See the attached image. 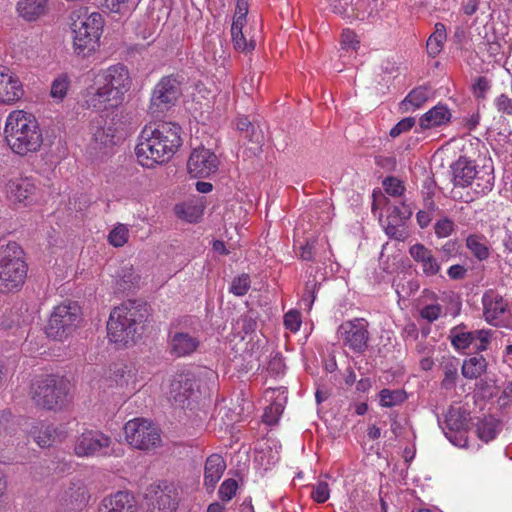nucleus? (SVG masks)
Here are the masks:
<instances>
[{
  "instance_id": "obj_1",
  "label": "nucleus",
  "mask_w": 512,
  "mask_h": 512,
  "mask_svg": "<svg viewBox=\"0 0 512 512\" xmlns=\"http://www.w3.org/2000/svg\"><path fill=\"white\" fill-rule=\"evenodd\" d=\"M93 84L86 88L84 106L96 112H108L122 105L130 90L132 79L128 68L121 63L92 71Z\"/></svg>"
},
{
  "instance_id": "obj_2",
  "label": "nucleus",
  "mask_w": 512,
  "mask_h": 512,
  "mask_svg": "<svg viewBox=\"0 0 512 512\" xmlns=\"http://www.w3.org/2000/svg\"><path fill=\"white\" fill-rule=\"evenodd\" d=\"M182 128L173 122L146 125L135 148L138 163L146 168L168 162L182 145Z\"/></svg>"
},
{
  "instance_id": "obj_3",
  "label": "nucleus",
  "mask_w": 512,
  "mask_h": 512,
  "mask_svg": "<svg viewBox=\"0 0 512 512\" xmlns=\"http://www.w3.org/2000/svg\"><path fill=\"white\" fill-rule=\"evenodd\" d=\"M4 134L10 149L21 156L38 151L43 143L38 121L23 110H14L8 114Z\"/></svg>"
},
{
  "instance_id": "obj_4",
  "label": "nucleus",
  "mask_w": 512,
  "mask_h": 512,
  "mask_svg": "<svg viewBox=\"0 0 512 512\" xmlns=\"http://www.w3.org/2000/svg\"><path fill=\"white\" fill-rule=\"evenodd\" d=\"M73 53L81 58L93 55L100 45L104 19L98 12L88 13L86 9L71 13Z\"/></svg>"
},
{
  "instance_id": "obj_5",
  "label": "nucleus",
  "mask_w": 512,
  "mask_h": 512,
  "mask_svg": "<svg viewBox=\"0 0 512 512\" xmlns=\"http://www.w3.org/2000/svg\"><path fill=\"white\" fill-rule=\"evenodd\" d=\"M143 315L132 305L115 307L107 322L108 338L111 342L128 346L136 341L142 329Z\"/></svg>"
},
{
  "instance_id": "obj_6",
  "label": "nucleus",
  "mask_w": 512,
  "mask_h": 512,
  "mask_svg": "<svg viewBox=\"0 0 512 512\" xmlns=\"http://www.w3.org/2000/svg\"><path fill=\"white\" fill-rule=\"evenodd\" d=\"M451 168L455 186H471L476 194H486L494 186V174L491 166L477 167L473 161L460 157Z\"/></svg>"
},
{
  "instance_id": "obj_7",
  "label": "nucleus",
  "mask_w": 512,
  "mask_h": 512,
  "mask_svg": "<svg viewBox=\"0 0 512 512\" xmlns=\"http://www.w3.org/2000/svg\"><path fill=\"white\" fill-rule=\"evenodd\" d=\"M21 255L16 243L0 248V292L9 293L22 287L27 269Z\"/></svg>"
},
{
  "instance_id": "obj_8",
  "label": "nucleus",
  "mask_w": 512,
  "mask_h": 512,
  "mask_svg": "<svg viewBox=\"0 0 512 512\" xmlns=\"http://www.w3.org/2000/svg\"><path fill=\"white\" fill-rule=\"evenodd\" d=\"M82 321L81 308L76 302L65 301L51 312L46 334L49 338L63 341L73 335Z\"/></svg>"
},
{
  "instance_id": "obj_9",
  "label": "nucleus",
  "mask_w": 512,
  "mask_h": 512,
  "mask_svg": "<svg viewBox=\"0 0 512 512\" xmlns=\"http://www.w3.org/2000/svg\"><path fill=\"white\" fill-rule=\"evenodd\" d=\"M68 383L54 376L36 380L31 386V399L36 406L48 410L61 409L68 402Z\"/></svg>"
},
{
  "instance_id": "obj_10",
  "label": "nucleus",
  "mask_w": 512,
  "mask_h": 512,
  "mask_svg": "<svg viewBox=\"0 0 512 512\" xmlns=\"http://www.w3.org/2000/svg\"><path fill=\"white\" fill-rule=\"evenodd\" d=\"M124 433L128 444L138 450L148 451L161 444L159 429L144 418L129 420L124 426Z\"/></svg>"
},
{
  "instance_id": "obj_11",
  "label": "nucleus",
  "mask_w": 512,
  "mask_h": 512,
  "mask_svg": "<svg viewBox=\"0 0 512 512\" xmlns=\"http://www.w3.org/2000/svg\"><path fill=\"white\" fill-rule=\"evenodd\" d=\"M182 95L180 82L172 77H163L155 86L149 105V113L160 117L176 105Z\"/></svg>"
},
{
  "instance_id": "obj_12",
  "label": "nucleus",
  "mask_w": 512,
  "mask_h": 512,
  "mask_svg": "<svg viewBox=\"0 0 512 512\" xmlns=\"http://www.w3.org/2000/svg\"><path fill=\"white\" fill-rule=\"evenodd\" d=\"M444 418L443 430L446 438L457 447H467L466 430L470 421L469 412L460 404H455L449 407Z\"/></svg>"
},
{
  "instance_id": "obj_13",
  "label": "nucleus",
  "mask_w": 512,
  "mask_h": 512,
  "mask_svg": "<svg viewBox=\"0 0 512 512\" xmlns=\"http://www.w3.org/2000/svg\"><path fill=\"white\" fill-rule=\"evenodd\" d=\"M112 439L101 431L86 430L75 440L74 453L78 457H99L112 455Z\"/></svg>"
},
{
  "instance_id": "obj_14",
  "label": "nucleus",
  "mask_w": 512,
  "mask_h": 512,
  "mask_svg": "<svg viewBox=\"0 0 512 512\" xmlns=\"http://www.w3.org/2000/svg\"><path fill=\"white\" fill-rule=\"evenodd\" d=\"M483 315L485 320L493 326L510 328L512 326V312L509 302L494 290H488L482 297Z\"/></svg>"
},
{
  "instance_id": "obj_15",
  "label": "nucleus",
  "mask_w": 512,
  "mask_h": 512,
  "mask_svg": "<svg viewBox=\"0 0 512 512\" xmlns=\"http://www.w3.org/2000/svg\"><path fill=\"white\" fill-rule=\"evenodd\" d=\"M369 323L363 318L343 322L337 331L339 340L354 353H363L368 347Z\"/></svg>"
},
{
  "instance_id": "obj_16",
  "label": "nucleus",
  "mask_w": 512,
  "mask_h": 512,
  "mask_svg": "<svg viewBox=\"0 0 512 512\" xmlns=\"http://www.w3.org/2000/svg\"><path fill=\"white\" fill-rule=\"evenodd\" d=\"M198 389L199 386L193 374L180 373L173 377L166 394L169 401L180 407H185L186 404H189L190 399L197 396Z\"/></svg>"
},
{
  "instance_id": "obj_17",
  "label": "nucleus",
  "mask_w": 512,
  "mask_h": 512,
  "mask_svg": "<svg viewBox=\"0 0 512 512\" xmlns=\"http://www.w3.org/2000/svg\"><path fill=\"white\" fill-rule=\"evenodd\" d=\"M27 433L33 438L40 448H49L62 442L67 437L64 426H54L43 421L34 420L28 423Z\"/></svg>"
},
{
  "instance_id": "obj_18",
  "label": "nucleus",
  "mask_w": 512,
  "mask_h": 512,
  "mask_svg": "<svg viewBox=\"0 0 512 512\" xmlns=\"http://www.w3.org/2000/svg\"><path fill=\"white\" fill-rule=\"evenodd\" d=\"M219 160L217 156L205 147L192 150L187 162L189 174L195 178L209 177L218 170Z\"/></svg>"
},
{
  "instance_id": "obj_19",
  "label": "nucleus",
  "mask_w": 512,
  "mask_h": 512,
  "mask_svg": "<svg viewBox=\"0 0 512 512\" xmlns=\"http://www.w3.org/2000/svg\"><path fill=\"white\" fill-rule=\"evenodd\" d=\"M3 190L12 204L27 206L34 199L36 185L29 177L14 176L5 182Z\"/></svg>"
},
{
  "instance_id": "obj_20",
  "label": "nucleus",
  "mask_w": 512,
  "mask_h": 512,
  "mask_svg": "<svg viewBox=\"0 0 512 512\" xmlns=\"http://www.w3.org/2000/svg\"><path fill=\"white\" fill-rule=\"evenodd\" d=\"M23 95V83L18 75L9 67L0 65V104H15Z\"/></svg>"
},
{
  "instance_id": "obj_21",
  "label": "nucleus",
  "mask_w": 512,
  "mask_h": 512,
  "mask_svg": "<svg viewBox=\"0 0 512 512\" xmlns=\"http://www.w3.org/2000/svg\"><path fill=\"white\" fill-rule=\"evenodd\" d=\"M97 512H138V507L130 492L117 491L103 498Z\"/></svg>"
},
{
  "instance_id": "obj_22",
  "label": "nucleus",
  "mask_w": 512,
  "mask_h": 512,
  "mask_svg": "<svg viewBox=\"0 0 512 512\" xmlns=\"http://www.w3.org/2000/svg\"><path fill=\"white\" fill-rule=\"evenodd\" d=\"M149 512H173L177 507V492L173 487L153 488L148 496Z\"/></svg>"
},
{
  "instance_id": "obj_23",
  "label": "nucleus",
  "mask_w": 512,
  "mask_h": 512,
  "mask_svg": "<svg viewBox=\"0 0 512 512\" xmlns=\"http://www.w3.org/2000/svg\"><path fill=\"white\" fill-rule=\"evenodd\" d=\"M28 421L23 417L13 416L9 411L0 413V441L6 445H13L19 437L22 427L28 431Z\"/></svg>"
},
{
  "instance_id": "obj_24",
  "label": "nucleus",
  "mask_w": 512,
  "mask_h": 512,
  "mask_svg": "<svg viewBox=\"0 0 512 512\" xmlns=\"http://www.w3.org/2000/svg\"><path fill=\"white\" fill-rule=\"evenodd\" d=\"M90 499L89 492L85 484L80 480H71L67 485L64 486L60 500L71 506L72 509L84 508Z\"/></svg>"
},
{
  "instance_id": "obj_25",
  "label": "nucleus",
  "mask_w": 512,
  "mask_h": 512,
  "mask_svg": "<svg viewBox=\"0 0 512 512\" xmlns=\"http://www.w3.org/2000/svg\"><path fill=\"white\" fill-rule=\"evenodd\" d=\"M200 340L188 332H175L170 335V352L176 357H185L194 353Z\"/></svg>"
},
{
  "instance_id": "obj_26",
  "label": "nucleus",
  "mask_w": 512,
  "mask_h": 512,
  "mask_svg": "<svg viewBox=\"0 0 512 512\" xmlns=\"http://www.w3.org/2000/svg\"><path fill=\"white\" fill-rule=\"evenodd\" d=\"M50 0H18L16 11L26 22H36L49 12Z\"/></svg>"
},
{
  "instance_id": "obj_27",
  "label": "nucleus",
  "mask_w": 512,
  "mask_h": 512,
  "mask_svg": "<svg viewBox=\"0 0 512 512\" xmlns=\"http://www.w3.org/2000/svg\"><path fill=\"white\" fill-rule=\"evenodd\" d=\"M452 118L450 109L445 104L438 103L419 118L422 130L438 128L447 125Z\"/></svg>"
},
{
  "instance_id": "obj_28",
  "label": "nucleus",
  "mask_w": 512,
  "mask_h": 512,
  "mask_svg": "<svg viewBox=\"0 0 512 512\" xmlns=\"http://www.w3.org/2000/svg\"><path fill=\"white\" fill-rule=\"evenodd\" d=\"M281 444L276 439H266L259 444L256 451L255 461L263 467L264 470L275 465L280 459Z\"/></svg>"
},
{
  "instance_id": "obj_29",
  "label": "nucleus",
  "mask_w": 512,
  "mask_h": 512,
  "mask_svg": "<svg viewBox=\"0 0 512 512\" xmlns=\"http://www.w3.org/2000/svg\"><path fill=\"white\" fill-rule=\"evenodd\" d=\"M409 253L414 261L421 265L422 271L426 276H434L439 272L440 264L431 250L424 245L417 243L411 246Z\"/></svg>"
},
{
  "instance_id": "obj_30",
  "label": "nucleus",
  "mask_w": 512,
  "mask_h": 512,
  "mask_svg": "<svg viewBox=\"0 0 512 512\" xmlns=\"http://www.w3.org/2000/svg\"><path fill=\"white\" fill-rule=\"evenodd\" d=\"M109 386L122 390L125 396L133 394L137 390L136 376L126 367H117L109 377Z\"/></svg>"
},
{
  "instance_id": "obj_31",
  "label": "nucleus",
  "mask_w": 512,
  "mask_h": 512,
  "mask_svg": "<svg viewBox=\"0 0 512 512\" xmlns=\"http://www.w3.org/2000/svg\"><path fill=\"white\" fill-rule=\"evenodd\" d=\"M226 469V463L219 454L210 455L205 463L204 484L213 490Z\"/></svg>"
},
{
  "instance_id": "obj_32",
  "label": "nucleus",
  "mask_w": 512,
  "mask_h": 512,
  "mask_svg": "<svg viewBox=\"0 0 512 512\" xmlns=\"http://www.w3.org/2000/svg\"><path fill=\"white\" fill-rule=\"evenodd\" d=\"M433 98V91L427 86H419L411 90L400 103L403 112H413L420 109L429 99Z\"/></svg>"
},
{
  "instance_id": "obj_33",
  "label": "nucleus",
  "mask_w": 512,
  "mask_h": 512,
  "mask_svg": "<svg viewBox=\"0 0 512 512\" xmlns=\"http://www.w3.org/2000/svg\"><path fill=\"white\" fill-rule=\"evenodd\" d=\"M91 132L95 148H108L116 144L115 129L110 125L93 124Z\"/></svg>"
},
{
  "instance_id": "obj_34",
  "label": "nucleus",
  "mask_w": 512,
  "mask_h": 512,
  "mask_svg": "<svg viewBox=\"0 0 512 512\" xmlns=\"http://www.w3.org/2000/svg\"><path fill=\"white\" fill-rule=\"evenodd\" d=\"M377 11V0H355L353 2V16L348 21H365L370 19Z\"/></svg>"
},
{
  "instance_id": "obj_35",
  "label": "nucleus",
  "mask_w": 512,
  "mask_h": 512,
  "mask_svg": "<svg viewBox=\"0 0 512 512\" xmlns=\"http://www.w3.org/2000/svg\"><path fill=\"white\" fill-rule=\"evenodd\" d=\"M486 367L487 363L483 356L470 357L463 362L462 374L467 379H476L485 372Z\"/></svg>"
},
{
  "instance_id": "obj_36",
  "label": "nucleus",
  "mask_w": 512,
  "mask_h": 512,
  "mask_svg": "<svg viewBox=\"0 0 512 512\" xmlns=\"http://www.w3.org/2000/svg\"><path fill=\"white\" fill-rule=\"evenodd\" d=\"M446 38L447 34L445 25L442 23H436L434 33L427 40L426 47L428 54L432 57L437 56L441 52Z\"/></svg>"
},
{
  "instance_id": "obj_37",
  "label": "nucleus",
  "mask_w": 512,
  "mask_h": 512,
  "mask_svg": "<svg viewBox=\"0 0 512 512\" xmlns=\"http://www.w3.org/2000/svg\"><path fill=\"white\" fill-rule=\"evenodd\" d=\"M116 281L121 289L126 290L138 285L140 275L136 272L133 265L124 264L116 273Z\"/></svg>"
},
{
  "instance_id": "obj_38",
  "label": "nucleus",
  "mask_w": 512,
  "mask_h": 512,
  "mask_svg": "<svg viewBox=\"0 0 512 512\" xmlns=\"http://www.w3.org/2000/svg\"><path fill=\"white\" fill-rule=\"evenodd\" d=\"M466 246L478 260L483 261L490 255L488 242L484 237L478 235H470L466 239Z\"/></svg>"
},
{
  "instance_id": "obj_39",
  "label": "nucleus",
  "mask_w": 512,
  "mask_h": 512,
  "mask_svg": "<svg viewBox=\"0 0 512 512\" xmlns=\"http://www.w3.org/2000/svg\"><path fill=\"white\" fill-rule=\"evenodd\" d=\"M244 25H240L239 22L232 23L231 35L234 48L242 53L251 52L255 48L253 41H247L243 33Z\"/></svg>"
},
{
  "instance_id": "obj_40",
  "label": "nucleus",
  "mask_w": 512,
  "mask_h": 512,
  "mask_svg": "<svg viewBox=\"0 0 512 512\" xmlns=\"http://www.w3.org/2000/svg\"><path fill=\"white\" fill-rule=\"evenodd\" d=\"M499 431L500 423L492 417L484 418L477 425L478 437L485 442L495 439Z\"/></svg>"
},
{
  "instance_id": "obj_41",
  "label": "nucleus",
  "mask_w": 512,
  "mask_h": 512,
  "mask_svg": "<svg viewBox=\"0 0 512 512\" xmlns=\"http://www.w3.org/2000/svg\"><path fill=\"white\" fill-rule=\"evenodd\" d=\"M203 209L201 206L185 202L175 206L176 215L190 223L197 222L201 217Z\"/></svg>"
},
{
  "instance_id": "obj_42",
  "label": "nucleus",
  "mask_w": 512,
  "mask_h": 512,
  "mask_svg": "<svg viewBox=\"0 0 512 512\" xmlns=\"http://www.w3.org/2000/svg\"><path fill=\"white\" fill-rule=\"evenodd\" d=\"M139 0H101V6L111 13L126 14L132 11Z\"/></svg>"
},
{
  "instance_id": "obj_43",
  "label": "nucleus",
  "mask_w": 512,
  "mask_h": 512,
  "mask_svg": "<svg viewBox=\"0 0 512 512\" xmlns=\"http://www.w3.org/2000/svg\"><path fill=\"white\" fill-rule=\"evenodd\" d=\"M458 366L459 362L455 358H448L443 363L444 378L442 380V387L445 389H451L455 386L456 379L458 377Z\"/></svg>"
},
{
  "instance_id": "obj_44",
  "label": "nucleus",
  "mask_w": 512,
  "mask_h": 512,
  "mask_svg": "<svg viewBox=\"0 0 512 512\" xmlns=\"http://www.w3.org/2000/svg\"><path fill=\"white\" fill-rule=\"evenodd\" d=\"M129 240V227L118 223L108 234V242L113 247H123Z\"/></svg>"
},
{
  "instance_id": "obj_45",
  "label": "nucleus",
  "mask_w": 512,
  "mask_h": 512,
  "mask_svg": "<svg viewBox=\"0 0 512 512\" xmlns=\"http://www.w3.org/2000/svg\"><path fill=\"white\" fill-rule=\"evenodd\" d=\"M380 404L383 407H393L406 400V393L402 390L383 389L379 393Z\"/></svg>"
},
{
  "instance_id": "obj_46",
  "label": "nucleus",
  "mask_w": 512,
  "mask_h": 512,
  "mask_svg": "<svg viewBox=\"0 0 512 512\" xmlns=\"http://www.w3.org/2000/svg\"><path fill=\"white\" fill-rule=\"evenodd\" d=\"M412 215V209L409 205L405 203H401L400 206H393L388 210V215L386 221L392 222V223H401L404 224V222L410 218Z\"/></svg>"
},
{
  "instance_id": "obj_47",
  "label": "nucleus",
  "mask_w": 512,
  "mask_h": 512,
  "mask_svg": "<svg viewBox=\"0 0 512 512\" xmlns=\"http://www.w3.org/2000/svg\"><path fill=\"white\" fill-rule=\"evenodd\" d=\"M70 82L66 75L58 76L51 85V97L55 100L62 101L66 96Z\"/></svg>"
},
{
  "instance_id": "obj_48",
  "label": "nucleus",
  "mask_w": 512,
  "mask_h": 512,
  "mask_svg": "<svg viewBox=\"0 0 512 512\" xmlns=\"http://www.w3.org/2000/svg\"><path fill=\"white\" fill-rule=\"evenodd\" d=\"M355 0H328L331 10L344 19H351L353 16V2Z\"/></svg>"
},
{
  "instance_id": "obj_49",
  "label": "nucleus",
  "mask_w": 512,
  "mask_h": 512,
  "mask_svg": "<svg viewBox=\"0 0 512 512\" xmlns=\"http://www.w3.org/2000/svg\"><path fill=\"white\" fill-rule=\"evenodd\" d=\"M284 411V404L282 402H274L268 406L263 414V422L267 425H274L278 422L280 416Z\"/></svg>"
},
{
  "instance_id": "obj_50",
  "label": "nucleus",
  "mask_w": 512,
  "mask_h": 512,
  "mask_svg": "<svg viewBox=\"0 0 512 512\" xmlns=\"http://www.w3.org/2000/svg\"><path fill=\"white\" fill-rule=\"evenodd\" d=\"M250 283L251 282H250L249 275L242 274L233 279L231 286H230V292L236 296H243L248 292V290L250 288Z\"/></svg>"
},
{
  "instance_id": "obj_51",
  "label": "nucleus",
  "mask_w": 512,
  "mask_h": 512,
  "mask_svg": "<svg viewBox=\"0 0 512 512\" xmlns=\"http://www.w3.org/2000/svg\"><path fill=\"white\" fill-rule=\"evenodd\" d=\"M238 483L235 479H226L220 485L218 494L222 501H230L237 492Z\"/></svg>"
},
{
  "instance_id": "obj_52",
  "label": "nucleus",
  "mask_w": 512,
  "mask_h": 512,
  "mask_svg": "<svg viewBox=\"0 0 512 512\" xmlns=\"http://www.w3.org/2000/svg\"><path fill=\"white\" fill-rule=\"evenodd\" d=\"M312 499L317 503H324L330 497V489L326 482L320 481L313 486L311 492Z\"/></svg>"
},
{
  "instance_id": "obj_53",
  "label": "nucleus",
  "mask_w": 512,
  "mask_h": 512,
  "mask_svg": "<svg viewBox=\"0 0 512 512\" xmlns=\"http://www.w3.org/2000/svg\"><path fill=\"white\" fill-rule=\"evenodd\" d=\"M473 337V331L459 333L453 337L452 344L458 350H464L470 346L474 347Z\"/></svg>"
},
{
  "instance_id": "obj_54",
  "label": "nucleus",
  "mask_w": 512,
  "mask_h": 512,
  "mask_svg": "<svg viewBox=\"0 0 512 512\" xmlns=\"http://www.w3.org/2000/svg\"><path fill=\"white\" fill-rule=\"evenodd\" d=\"M474 335V349L478 351H483L487 348L488 342L491 338L492 332L491 330H477L473 331Z\"/></svg>"
},
{
  "instance_id": "obj_55",
  "label": "nucleus",
  "mask_w": 512,
  "mask_h": 512,
  "mask_svg": "<svg viewBox=\"0 0 512 512\" xmlns=\"http://www.w3.org/2000/svg\"><path fill=\"white\" fill-rule=\"evenodd\" d=\"M383 187L387 194L391 196H400L404 191L402 182L395 177H388L383 181Z\"/></svg>"
},
{
  "instance_id": "obj_56",
  "label": "nucleus",
  "mask_w": 512,
  "mask_h": 512,
  "mask_svg": "<svg viewBox=\"0 0 512 512\" xmlns=\"http://www.w3.org/2000/svg\"><path fill=\"white\" fill-rule=\"evenodd\" d=\"M385 233L396 240H404L407 236V232L404 228V224L401 223H392L388 222L386 223L385 227Z\"/></svg>"
},
{
  "instance_id": "obj_57",
  "label": "nucleus",
  "mask_w": 512,
  "mask_h": 512,
  "mask_svg": "<svg viewBox=\"0 0 512 512\" xmlns=\"http://www.w3.org/2000/svg\"><path fill=\"white\" fill-rule=\"evenodd\" d=\"M435 234L439 238H445L452 234L454 230V223L452 220L448 218L441 219L436 222L435 227Z\"/></svg>"
},
{
  "instance_id": "obj_58",
  "label": "nucleus",
  "mask_w": 512,
  "mask_h": 512,
  "mask_svg": "<svg viewBox=\"0 0 512 512\" xmlns=\"http://www.w3.org/2000/svg\"><path fill=\"white\" fill-rule=\"evenodd\" d=\"M358 45H359V40L357 38V35L349 29L343 30L342 36H341L342 49L356 50Z\"/></svg>"
},
{
  "instance_id": "obj_59",
  "label": "nucleus",
  "mask_w": 512,
  "mask_h": 512,
  "mask_svg": "<svg viewBox=\"0 0 512 512\" xmlns=\"http://www.w3.org/2000/svg\"><path fill=\"white\" fill-rule=\"evenodd\" d=\"M301 316L297 311H289L284 315V325L291 332H297L301 326Z\"/></svg>"
},
{
  "instance_id": "obj_60",
  "label": "nucleus",
  "mask_w": 512,
  "mask_h": 512,
  "mask_svg": "<svg viewBox=\"0 0 512 512\" xmlns=\"http://www.w3.org/2000/svg\"><path fill=\"white\" fill-rule=\"evenodd\" d=\"M415 123L416 121L414 117L403 118L390 130V136L397 137L402 133L409 131Z\"/></svg>"
},
{
  "instance_id": "obj_61",
  "label": "nucleus",
  "mask_w": 512,
  "mask_h": 512,
  "mask_svg": "<svg viewBox=\"0 0 512 512\" xmlns=\"http://www.w3.org/2000/svg\"><path fill=\"white\" fill-rule=\"evenodd\" d=\"M497 111L503 115H512V99L501 94L494 100Z\"/></svg>"
},
{
  "instance_id": "obj_62",
  "label": "nucleus",
  "mask_w": 512,
  "mask_h": 512,
  "mask_svg": "<svg viewBox=\"0 0 512 512\" xmlns=\"http://www.w3.org/2000/svg\"><path fill=\"white\" fill-rule=\"evenodd\" d=\"M441 313L442 308L439 304L426 305L420 310L421 317L429 322L437 320Z\"/></svg>"
},
{
  "instance_id": "obj_63",
  "label": "nucleus",
  "mask_w": 512,
  "mask_h": 512,
  "mask_svg": "<svg viewBox=\"0 0 512 512\" xmlns=\"http://www.w3.org/2000/svg\"><path fill=\"white\" fill-rule=\"evenodd\" d=\"M491 88V82L486 77H479L473 84V94L477 98H485Z\"/></svg>"
},
{
  "instance_id": "obj_64",
  "label": "nucleus",
  "mask_w": 512,
  "mask_h": 512,
  "mask_svg": "<svg viewBox=\"0 0 512 512\" xmlns=\"http://www.w3.org/2000/svg\"><path fill=\"white\" fill-rule=\"evenodd\" d=\"M20 316L18 313L9 311L8 313H2L0 315V329H11L12 327L19 324Z\"/></svg>"
}]
</instances>
